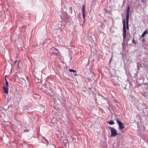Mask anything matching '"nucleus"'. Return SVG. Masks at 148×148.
<instances>
[{
	"instance_id": "dca6fc26",
	"label": "nucleus",
	"mask_w": 148,
	"mask_h": 148,
	"mask_svg": "<svg viewBox=\"0 0 148 148\" xmlns=\"http://www.w3.org/2000/svg\"><path fill=\"white\" fill-rule=\"evenodd\" d=\"M137 70H139V69L140 68V66L138 64V63H137Z\"/></svg>"
},
{
	"instance_id": "bb28decb",
	"label": "nucleus",
	"mask_w": 148,
	"mask_h": 148,
	"mask_svg": "<svg viewBox=\"0 0 148 148\" xmlns=\"http://www.w3.org/2000/svg\"><path fill=\"white\" fill-rule=\"evenodd\" d=\"M43 138L44 139V140H45L46 138L44 137H43Z\"/></svg>"
},
{
	"instance_id": "20e7f679",
	"label": "nucleus",
	"mask_w": 148,
	"mask_h": 148,
	"mask_svg": "<svg viewBox=\"0 0 148 148\" xmlns=\"http://www.w3.org/2000/svg\"><path fill=\"white\" fill-rule=\"evenodd\" d=\"M51 50L52 51V53L55 55H59V51L56 48L53 47L51 49Z\"/></svg>"
},
{
	"instance_id": "423d86ee",
	"label": "nucleus",
	"mask_w": 148,
	"mask_h": 148,
	"mask_svg": "<svg viewBox=\"0 0 148 148\" xmlns=\"http://www.w3.org/2000/svg\"><path fill=\"white\" fill-rule=\"evenodd\" d=\"M65 16H64V18H63L62 16H60V18L62 19V20L61 21H64L65 22L67 21L68 16L66 15Z\"/></svg>"
},
{
	"instance_id": "aec40b11",
	"label": "nucleus",
	"mask_w": 148,
	"mask_h": 148,
	"mask_svg": "<svg viewBox=\"0 0 148 148\" xmlns=\"http://www.w3.org/2000/svg\"><path fill=\"white\" fill-rule=\"evenodd\" d=\"M74 76H75L76 75V72H73V73L72 74Z\"/></svg>"
},
{
	"instance_id": "9d476101",
	"label": "nucleus",
	"mask_w": 148,
	"mask_h": 148,
	"mask_svg": "<svg viewBox=\"0 0 148 148\" xmlns=\"http://www.w3.org/2000/svg\"><path fill=\"white\" fill-rule=\"evenodd\" d=\"M129 19H126V24L127 25V29H129Z\"/></svg>"
},
{
	"instance_id": "7c9ffc66",
	"label": "nucleus",
	"mask_w": 148,
	"mask_h": 148,
	"mask_svg": "<svg viewBox=\"0 0 148 148\" xmlns=\"http://www.w3.org/2000/svg\"><path fill=\"white\" fill-rule=\"evenodd\" d=\"M143 42H144V38H143Z\"/></svg>"
},
{
	"instance_id": "1a4fd4ad",
	"label": "nucleus",
	"mask_w": 148,
	"mask_h": 148,
	"mask_svg": "<svg viewBox=\"0 0 148 148\" xmlns=\"http://www.w3.org/2000/svg\"><path fill=\"white\" fill-rule=\"evenodd\" d=\"M31 108L30 107L26 105L24 107V109L25 110H28Z\"/></svg>"
},
{
	"instance_id": "a878e982",
	"label": "nucleus",
	"mask_w": 148,
	"mask_h": 148,
	"mask_svg": "<svg viewBox=\"0 0 148 148\" xmlns=\"http://www.w3.org/2000/svg\"><path fill=\"white\" fill-rule=\"evenodd\" d=\"M43 138L44 139V140H45L46 138L44 137H43Z\"/></svg>"
},
{
	"instance_id": "4be33fe9",
	"label": "nucleus",
	"mask_w": 148,
	"mask_h": 148,
	"mask_svg": "<svg viewBox=\"0 0 148 148\" xmlns=\"http://www.w3.org/2000/svg\"><path fill=\"white\" fill-rule=\"evenodd\" d=\"M144 3H145L147 1V0H141Z\"/></svg>"
},
{
	"instance_id": "6ab92c4d",
	"label": "nucleus",
	"mask_w": 148,
	"mask_h": 148,
	"mask_svg": "<svg viewBox=\"0 0 148 148\" xmlns=\"http://www.w3.org/2000/svg\"><path fill=\"white\" fill-rule=\"evenodd\" d=\"M132 42L134 44H136V42L134 40V39H133L132 40Z\"/></svg>"
},
{
	"instance_id": "39448f33",
	"label": "nucleus",
	"mask_w": 148,
	"mask_h": 148,
	"mask_svg": "<svg viewBox=\"0 0 148 148\" xmlns=\"http://www.w3.org/2000/svg\"><path fill=\"white\" fill-rule=\"evenodd\" d=\"M130 10V7L129 5H128L127 6V8L126 10V19H129Z\"/></svg>"
},
{
	"instance_id": "f03ea898",
	"label": "nucleus",
	"mask_w": 148,
	"mask_h": 148,
	"mask_svg": "<svg viewBox=\"0 0 148 148\" xmlns=\"http://www.w3.org/2000/svg\"><path fill=\"white\" fill-rule=\"evenodd\" d=\"M110 131L111 133V137H114L117 135L120 134L117 132L116 130L114 128L110 127Z\"/></svg>"
},
{
	"instance_id": "393cba45",
	"label": "nucleus",
	"mask_w": 148,
	"mask_h": 148,
	"mask_svg": "<svg viewBox=\"0 0 148 148\" xmlns=\"http://www.w3.org/2000/svg\"><path fill=\"white\" fill-rule=\"evenodd\" d=\"M45 141H46V142H48V140H47V139H45Z\"/></svg>"
},
{
	"instance_id": "cd10ccee",
	"label": "nucleus",
	"mask_w": 148,
	"mask_h": 148,
	"mask_svg": "<svg viewBox=\"0 0 148 148\" xmlns=\"http://www.w3.org/2000/svg\"><path fill=\"white\" fill-rule=\"evenodd\" d=\"M43 138L44 139V140H45L46 138L44 137H43Z\"/></svg>"
},
{
	"instance_id": "f257e3e1",
	"label": "nucleus",
	"mask_w": 148,
	"mask_h": 148,
	"mask_svg": "<svg viewBox=\"0 0 148 148\" xmlns=\"http://www.w3.org/2000/svg\"><path fill=\"white\" fill-rule=\"evenodd\" d=\"M123 34L122 36H123V41H125V40L126 38V26L125 23V19H124L123 21Z\"/></svg>"
},
{
	"instance_id": "2f4dec72",
	"label": "nucleus",
	"mask_w": 148,
	"mask_h": 148,
	"mask_svg": "<svg viewBox=\"0 0 148 148\" xmlns=\"http://www.w3.org/2000/svg\"><path fill=\"white\" fill-rule=\"evenodd\" d=\"M5 82H6V81H7V80L5 78Z\"/></svg>"
},
{
	"instance_id": "c756f323",
	"label": "nucleus",
	"mask_w": 148,
	"mask_h": 148,
	"mask_svg": "<svg viewBox=\"0 0 148 148\" xmlns=\"http://www.w3.org/2000/svg\"><path fill=\"white\" fill-rule=\"evenodd\" d=\"M43 138L44 139V140H45L46 138L44 137H43Z\"/></svg>"
},
{
	"instance_id": "0eeeda50",
	"label": "nucleus",
	"mask_w": 148,
	"mask_h": 148,
	"mask_svg": "<svg viewBox=\"0 0 148 148\" xmlns=\"http://www.w3.org/2000/svg\"><path fill=\"white\" fill-rule=\"evenodd\" d=\"M82 15L84 18H85V5H83L82 6Z\"/></svg>"
},
{
	"instance_id": "f3484780",
	"label": "nucleus",
	"mask_w": 148,
	"mask_h": 148,
	"mask_svg": "<svg viewBox=\"0 0 148 148\" xmlns=\"http://www.w3.org/2000/svg\"><path fill=\"white\" fill-rule=\"evenodd\" d=\"M69 71L70 72H76V71L75 70L71 69H69Z\"/></svg>"
},
{
	"instance_id": "ddd939ff",
	"label": "nucleus",
	"mask_w": 148,
	"mask_h": 148,
	"mask_svg": "<svg viewBox=\"0 0 148 148\" xmlns=\"http://www.w3.org/2000/svg\"><path fill=\"white\" fill-rule=\"evenodd\" d=\"M143 95L146 98L148 97V92H144Z\"/></svg>"
},
{
	"instance_id": "473e14b6",
	"label": "nucleus",
	"mask_w": 148,
	"mask_h": 148,
	"mask_svg": "<svg viewBox=\"0 0 148 148\" xmlns=\"http://www.w3.org/2000/svg\"><path fill=\"white\" fill-rule=\"evenodd\" d=\"M18 64H19V62H18V63H17V64H18Z\"/></svg>"
},
{
	"instance_id": "9b49d317",
	"label": "nucleus",
	"mask_w": 148,
	"mask_h": 148,
	"mask_svg": "<svg viewBox=\"0 0 148 148\" xmlns=\"http://www.w3.org/2000/svg\"><path fill=\"white\" fill-rule=\"evenodd\" d=\"M4 92L8 94V88H3Z\"/></svg>"
},
{
	"instance_id": "5701e85b",
	"label": "nucleus",
	"mask_w": 148,
	"mask_h": 148,
	"mask_svg": "<svg viewBox=\"0 0 148 148\" xmlns=\"http://www.w3.org/2000/svg\"><path fill=\"white\" fill-rule=\"evenodd\" d=\"M8 82L7 81H6V82H5V85H8Z\"/></svg>"
},
{
	"instance_id": "4468645a",
	"label": "nucleus",
	"mask_w": 148,
	"mask_h": 148,
	"mask_svg": "<svg viewBox=\"0 0 148 148\" xmlns=\"http://www.w3.org/2000/svg\"><path fill=\"white\" fill-rule=\"evenodd\" d=\"M46 85L45 84H43L42 85V88L44 90H46L47 89V88L46 87Z\"/></svg>"
},
{
	"instance_id": "7ed1b4c3",
	"label": "nucleus",
	"mask_w": 148,
	"mask_h": 148,
	"mask_svg": "<svg viewBox=\"0 0 148 148\" xmlns=\"http://www.w3.org/2000/svg\"><path fill=\"white\" fill-rule=\"evenodd\" d=\"M116 121L119 125V130H123L125 128V126H124V124L121 122L118 119H116Z\"/></svg>"
},
{
	"instance_id": "412c9836",
	"label": "nucleus",
	"mask_w": 148,
	"mask_h": 148,
	"mask_svg": "<svg viewBox=\"0 0 148 148\" xmlns=\"http://www.w3.org/2000/svg\"><path fill=\"white\" fill-rule=\"evenodd\" d=\"M3 88H8V85H5L3 87Z\"/></svg>"
},
{
	"instance_id": "f8f14e48",
	"label": "nucleus",
	"mask_w": 148,
	"mask_h": 148,
	"mask_svg": "<svg viewBox=\"0 0 148 148\" xmlns=\"http://www.w3.org/2000/svg\"><path fill=\"white\" fill-rule=\"evenodd\" d=\"M107 123L110 125H113L114 124V123L113 120H111L110 121H108Z\"/></svg>"
},
{
	"instance_id": "2eb2a0df",
	"label": "nucleus",
	"mask_w": 148,
	"mask_h": 148,
	"mask_svg": "<svg viewBox=\"0 0 148 148\" xmlns=\"http://www.w3.org/2000/svg\"><path fill=\"white\" fill-rule=\"evenodd\" d=\"M68 11H69V13L72 14V8L71 7H69Z\"/></svg>"
},
{
	"instance_id": "6e6552de",
	"label": "nucleus",
	"mask_w": 148,
	"mask_h": 148,
	"mask_svg": "<svg viewBox=\"0 0 148 148\" xmlns=\"http://www.w3.org/2000/svg\"><path fill=\"white\" fill-rule=\"evenodd\" d=\"M147 29L144 32H143V33L142 34L141 37H144L148 33L147 32Z\"/></svg>"
},
{
	"instance_id": "b1692460",
	"label": "nucleus",
	"mask_w": 148,
	"mask_h": 148,
	"mask_svg": "<svg viewBox=\"0 0 148 148\" xmlns=\"http://www.w3.org/2000/svg\"><path fill=\"white\" fill-rule=\"evenodd\" d=\"M17 62V61L16 60L14 61V63H16Z\"/></svg>"
},
{
	"instance_id": "c85d7f7f",
	"label": "nucleus",
	"mask_w": 148,
	"mask_h": 148,
	"mask_svg": "<svg viewBox=\"0 0 148 148\" xmlns=\"http://www.w3.org/2000/svg\"><path fill=\"white\" fill-rule=\"evenodd\" d=\"M43 138L44 139V140H45L46 138L44 137H43Z\"/></svg>"
},
{
	"instance_id": "a211bd4d",
	"label": "nucleus",
	"mask_w": 148,
	"mask_h": 148,
	"mask_svg": "<svg viewBox=\"0 0 148 148\" xmlns=\"http://www.w3.org/2000/svg\"><path fill=\"white\" fill-rule=\"evenodd\" d=\"M29 132V130L27 129L25 130H24V132Z\"/></svg>"
}]
</instances>
